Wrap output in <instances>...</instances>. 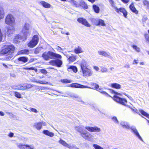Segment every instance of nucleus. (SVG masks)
Instances as JSON below:
<instances>
[{
  "instance_id": "nucleus-1",
  "label": "nucleus",
  "mask_w": 149,
  "mask_h": 149,
  "mask_svg": "<svg viewBox=\"0 0 149 149\" xmlns=\"http://www.w3.org/2000/svg\"><path fill=\"white\" fill-rule=\"evenodd\" d=\"M15 50V47L12 45H6L4 46L3 48L1 51L0 54L9 56L6 57V59L7 60H10L13 57L12 54Z\"/></svg>"
},
{
  "instance_id": "nucleus-2",
  "label": "nucleus",
  "mask_w": 149,
  "mask_h": 149,
  "mask_svg": "<svg viewBox=\"0 0 149 149\" xmlns=\"http://www.w3.org/2000/svg\"><path fill=\"white\" fill-rule=\"evenodd\" d=\"M75 129L80 133L81 136L85 140L91 142L95 141V139L94 136L82 127H76Z\"/></svg>"
},
{
  "instance_id": "nucleus-3",
  "label": "nucleus",
  "mask_w": 149,
  "mask_h": 149,
  "mask_svg": "<svg viewBox=\"0 0 149 149\" xmlns=\"http://www.w3.org/2000/svg\"><path fill=\"white\" fill-rule=\"evenodd\" d=\"M81 72L82 73L83 77H90L93 74V72L91 70L89 69L86 61L82 60L80 63Z\"/></svg>"
},
{
  "instance_id": "nucleus-4",
  "label": "nucleus",
  "mask_w": 149,
  "mask_h": 149,
  "mask_svg": "<svg viewBox=\"0 0 149 149\" xmlns=\"http://www.w3.org/2000/svg\"><path fill=\"white\" fill-rule=\"evenodd\" d=\"M42 57L46 61L49 60L50 59H54L55 58L61 59L62 56L59 54L53 53L51 51L45 52L42 54Z\"/></svg>"
},
{
  "instance_id": "nucleus-5",
  "label": "nucleus",
  "mask_w": 149,
  "mask_h": 149,
  "mask_svg": "<svg viewBox=\"0 0 149 149\" xmlns=\"http://www.w3.org/2000/svg\"><path fill=\"white\" fill-rule=\"evenodd\" d=\"M22 32L25 39H26V37L30 35L31 31H30V24L29 23L26 22L24 24Z\"/></svg>"
},
{
  "instance_id": "nucleus-6",
  "label": "nucleus",
  "mask_w": 149,
  "mask_h": 149,
  "mask_svg": "<svg viewBox=\"0 0 149 149\" xmlns=\"http://www.w3.org/2000/svg\"><path fill=\"white\" fill-rule=\"evenodd\" d=\"M5 22L7 24L10 26H14L15 25L14 18L12 15H8L6 17Z\"/></svg>"
},
{
  "instance_id": "nucleus-7",
  "label": "nucleus",
  "mask_w": 149,
  "mask_h": 149,
  "mask_svg": "<svg viewBox=\"0 0 149 149\" xmlns=\"http://www.w3.org/2000/svg\"><path fill=\"white\" fill-rule=\"evenodd\" d=\"M38 41L39 38L38 36L34 35L33 37L31 40L28 44V46L29 47H34L37 45Z\"/></svg>"
},
{
  "instance_id": "nucleus-8",
  "label": "nucleus",
  "mask_w": 149,
  "mask_h": 149,
  "mask_svg": "<svg viewBox=\"0 0 149 149\" xmlns=\"http://www.w3.org/2000/svg\"><path fill=\"white\" fill-rule=\"evenodd\" d=\"M113 99L116 102L124 106H126L127 103V100L125 99L120 98L116 95L113 96Z\"/></svg>"
},
{
  "instance_id": "nucleus-9",
  "label": "nucleus",
  "mask_w": 149,
  "mask_h": 149,
  "mask_svg": "<svg viewBox=\"0 0 149 149\" xmlns=\"http://www.w3.org/2000/svg\"><path fill=\"white\" fill-rule=\"evenodd\" d=\"M110 3L112 6H113L115 11L118 13H119V12L122 13L124 17H126V16L127 14V11L124 8H118L114 6H113V2L112 1H110Z\"/></svg>"
},
{
  "instance_id": "nucleus-10",
  "label": "nucleus",
  "mask_w": 149,
  "mask_h": 149,
  "mask_svg": "<svg viewBox=\"0 0 149 149\" xmlns=\"http://www.w3.org/2000/svg\"><path fill=\"white\" fill-rule=\"evenodd\" d=\"M59 143L64 146L70 149H79V148L75 147L74 146L71 145L70 144H68L64 141L61 139L58 141Z\"/></svg>"
},
{
  "instance_id": "nucleus-11",
  "label": "nucleus",
  "mask_w": 149,
  "mask_h": 149,
  "mask_svg": "<svg viewBox=\"0 0 149 149\" xmlns=\"http://www.w3.org/2000/svg\"><path fill=\"white\" fill-rule=\"evenodd\" d=\"M85 128L88 131L92 132H99L101 131V129L96 126L94 127H90L89 126H86Z\"/></svg>"
},
{
  "instance_id": "nucleus-12",
  "label": "nucleus",
  "mask_w": 149,
  "mask_h": 149,
  "mask_svg": "<svg viewBox=\"0 0 149 149\" xmlns=\"http://www.w3.org/2000/svg\"><path fill=\"white\" fill-rule=\"evenodd\" d=\"M98 53L99 55L102 56L108 57L109 58H111L112 57L110 55L109 53L103 50H99L98 51Z\"/></svg>"
},
{
  "instance_id": "nucleus-13",
  "label": "nucleus",
  "mask_w": 149,
  "mask_h": 149,
  "mask_svg": "<svg viewBox=\"0 0 149 149\" xmlns=\"http://www.w3.org/2000/svg\"><path fill=\"white\" fill-rule=\"evenodd\" d=\"M77 20L79 23H81L82 24L88 27H90L91 26L90 24H89L86 20L84 19L80 18L78 19Z\"/></svg>"
},
{
  "instance_id": "nucleus-14",
  "label": "nucleus",
  "mask_w": 149,
  "mask_h": 149,
  "mask_svg": "<svg viewBox=\"0 0 149 149\" xmlns=\"http://www.w3.org/2000/svg\"><path fill=\"white\" fill-rule=\"evenodd\" d=\"M132 132L140 140L142 141V139L138 131L136 128L134 126L130 128Z\"/></svg>"
},
{
  "instance_id": "nucleus-15",
  "label": "nucleus",
  "mask_w": 149,
  "mask_h": 149,
  "mask_svg": "<svg viewBox=\"0 0 149 149\" xmlns=\"http://www.w3.org/2000/svg\"><path fill=\"white\" fill-rule=\"evenodd\" d=\"M42 125V124L41 122L35 123L33 124V127L37 130H40L41 129Z\"/></svg>"
},
{
  "instance_id": "nucleus-16",
  "label": "nucleus",
  "mask_w": 149,
  "mask_h": 149,
  "mask_svg": "<svg viewBox=\"0 0 149 149\" xmlns=\"http://www.w3.org/2000/svg\"><path fill=\"white\" fill-rule=\"evenodd\" d=\"M39 3L43 7L45 8H50L51 6V5L50 4L44 1H40Z\"/></svg>"
},
{
  "instance_id": "nucleus-17",
  "label": "nucleus",
  "mask_w": 149,
  "mask_h": 149,
  "mask_svg": "<svg viewBox=\"0 0 149 149\" xmlns=\"http://www.w3.org/2000/svg\"><path fill=\"white\" fill-rule=\"evenodd\" d=\"M71 86L72 87L80 88H88V86H84L75 83H73L71 85Z\"/></svg>"
},
{
  "instance_id": "nucleus-18",
  "label": "nucleus",
  "mask_w": 149,
  "mask_h": 149,
  "mask_svg": "<svg viewBox=\"0 0 149 149\" xmlns=\"http://www.w3.org/2000/svg\"><path fill=\"white\" fill-rule=\"evenodd\" d=\"M26 39H25L24 38V35L22 36H21L20 35H17L15 36V38L14 39V42H18L19 41L18 40H25Z\"/></svg>"
},
{
  "instance_id": "nucleus-19",
  "label": "nucleus",
  "mask_w": 149,
  "mask_h": 149,
  "mask_svg": "<svg viewBox=\"0 0 149 149\" xmlns=\"http://www.w3.org/2000/svg\"><path fill=\"white\" fill-rule=\"evenodd\" d=\"M42 133L50 137H52L54 136V133L50 132L47 130H44Z\"/></svg>"
},
{
  "instance_id": "nucleus-20",
  "label": "nucleus",
  "mask_w": 149,
  "mask_h": 149,
  "mask_svg": "<svg viewBox=\"0 0 149 149\" xmlns=\"http://www.w3.org/2000/svg\"><path fill=\"white\" fill-rule=\"evenodd\" d=\"M129 7L130 9L133 13L136 14H138V11L136 10V9L135 8L134 3H132L130 5Z\"/></svg>"
},
{
  "instance_id": "nucleus-21",
  "label": "nucleus",
  "mask_w": 149,
  "mask_h": 149,
  "mask_svg": "<svg viewBox=\"0 0 149 149\" xmlns=\"http://www.w3.org/2000/svg\"><path fill=\"white\" fill-rule=\"evenodd\" d=\"M120 125L124 128L127 129H129L130 128L129 124L126 122L121 121L120 123Z\"/></svg>"
},
{
  "instance_id": "nucleus-22",
  "label": "nucleus",
  "mask_w": 149,
  "mask_h": 149,
  "mask_svg": "<svg viewBox=\"0 0 149 149\" xmlns=\"http://www.w3.org/2000/svg\"><path fill=\"white\" fill-rule=\"evenodd\" d=\"M15 29L14 26H10L8 27L6 32L7 34L9 35L13 33Z\"/></svg>"
},
{
  "instance_id": "nucleus-23",
  "label": "nucleus",
  "mask_w": 149,
  "mask_h": 149,
  "mask_svg": "<svg viewBox=\"0 0 149 149\" xmlns=\"http://www.w3.org/2000/svg\"><path fill=\"white\" fill-rule=\"evenodd\" d=\"M76 58L77 57L76 56L72 55L71 56H69L67 60L69 62V63H70L75 61L76 60Z\"/></svg>"
},
{
  "instance_id": "nucleus-24",
  "label": "nucleus",
  "mask_w": 149,
  "mask_h": 149,
  "mask_svg": "<svg viewBox=\"0 0 149 149\" xmlns=\"http://www.w3.org/2000/svg\"><path fill=\"white\" fill-rule=\"evenodd\" d=\"M74 52L75 54H78L82 53L83 51L81 48L79 46H78L74 49Z\"/></svg>"
},
{
  "instance_id": "nucleus-25",
  "label": "nucleus",
  "mask_w": 149,
  "mask_h": 149,
  "mask_svg": "<svg viewBox=\"0 0 149 149\" xmlns=\"http://www.w3.org/2000/svg\"><path fill=\"white\" fill-rule=\"evenodd\" d=\"M72 70L74 73H76L77 72V68L75 66H70L67 69L68 71L70 72Z\"/></svg>"
},
{
  "instance_id": "nucleus-26",
  "label": "nucleus",
  "mask_w": 149,
  "mask_h": 149,
  "mask_svg": "<svg viewBox=\"0 0 149 149\" xmlns=\"http://www.w3.org/2000/svg\"><path fill=\"white\" fill-rule=\"evenodd\" d=\"M29 52L28 49H24L19 51L17 53V55L21 54H28Z\"/></svg>"
},
{
  "instance_id": "nucleus-27",
  "label": "nucleus",
  "mask_w": 149,
  "mask_h": 149,
  "mask_svg": "<svg viewBox=\"0 0 149 149\" xmlns=\"http://www.w3.org/2000/svg\"><path fill=\"white\" fill-rule=\"evenodd\" d=\"M111 86L113 88L118 89H120L121 88V85L118 84L116 83L111 84Z\"/></svg>"
},
{
  "instance_id": "nucleus-28",
  "label": "nucleus",
  "mask_w": 149,
  "mask_h": 149,
  "mask_svg": "<svg viewBox=\"0 0 149 149\" xmlns=\"http://www.w3.org/2000/svg\"><path fill=\"white\" fill-rule=\"evenodd\" d=\"M18 60L21 61L25 63L28 61V59L26 57H22L18 58Z\"/></svg>"
},
{
  "instance_id": "nucleus-29",
  "label": "nucleus",
  "mask_w": 149,
  "mask_h": 149,
  "mask_svg": "<svg viewBox=\"0 0 149 149\" xmlns=\"http://www.w3.org/2000/svg\"><path fill=\"white\" fill-rule=\"evenodd\" d=\"M91 84L93 86L92 88L88 86L87 88L96 90L99 87V86L96 83H92Z\"/></svg>"
},
{
  "instance_id": "nucleus-30",
  "label": "nucleus",
  "mask_w": 149,
  "mask_h": 149,
  "mask_svg": "<svg viewBox=\"0 0 149 149\" xmlns=\"http://www.w3.org/2000/svg\"><path fill=\"white\" fill-rule=\"evenodd\" d=\"M4 15V13L3 8L2 7H0V19L3 18Z\"/></svg>"
},
{
  "instance_id": "nucleus-31",
  "label": "nucleus",
  "mask_w": 149,
  "mask_h": 149,
  "mask_svg": "<svg viewBox=\"0 0 149 149\" xmlns=\"http://www.w3.org/2000/svg\"><path fill=\"white\" fill-rule=\"evenodd\" d=\"M97 25H100L102 26H106V24L104 22V20L101 19H99L98 20V23H97Z\"/></svg>"
},
{
  "instance_id": "nucleus-32",
  "label": "nucleus",
  "mask_w": 149,
  "mask_h": 149,
  "mask_svg": "<svg viewBox=\"0 0 149 149\" xmlns=\"http://www.w3.org/2000/svg\"><path fill=\"white\" fill-rule=\"evenodd\" d=\"M97 91H99L102 94H103L104 95L106 96H109V97H111L106 92L104 91H102L101 88H99V87L96 90Z\"/></svg>"
},
{
  "instance_id": "nucleus-33",
  "label": "nucleus",
  "mask_w": 149,
  "mask_h": 149,
  "mask_svg": "<svg viewBox=\"0 0 149 149\" xmlns=\"http://www.w3.org/2000/svg\"><path fill=\"white\" fill-rule=\"evenodd\" d=\"M34 81L35 82H36L37 83H38L39 84H48L49 83L46 81H38L36 80H35L34 81Z\"/></svg>"
},
{
  "instance_id": "nucleus-34",
  "label": "nucleus",
  "mask_w": 149,
  "mask_h": 149,
  "mask_svg": "<svg viewBox=\"0 0 149 149\" xmlns=\"http://www.w3.org/2000/svg\"><path fill=\"white\" fill-rule=\"evenodd\" d=\"M13 88L15 89H24V86H22L21 85H18L16 86H14Z\"/></svg>"
},
{
  "instance_id": "nucleus-35",
  "label": "nucleus",
  "mask_w": 149,
  "mask_h": 149,
  "mask_svg": "<svg viewBox=\"0 0 149 149\" xmlns=\"http://www.w3.org/2000/svg\"><path fill=\"white\" fill-rule=\"evenodd\" d=\"M56 66L58 67H60L62 64V62L61 60H56Z\"/></svg>"
},
{
  "instance_id": "nucleus-36",
  "label": "nucleus",
  "mask_w": 149,
  "mask_h": 149,
  "mask_svg": "<svg viewBox=\"0 0 149 149\" xmlns=\"http://www.w3.org/2000/svg\"><path fill=\"white\" fill-rule=\"evenodd\" d=\"M132 47L133 48V49L135 50L136 52H140V49L139 47H138L137 46L133 45L132 46Z\"/></svg>"
},
{
  "instance_id": "nucleus-37",
  "label": "nucleus",
  "mask_w": 149,
  "mask_h": 149,
  "mask_svg": "<svg viewBox=\"0 0 149 149\" xmlns=\"http://www.w3.org/2000/svg\"><path fill=\"white\" fill-rule=\"evenodd\" d=\"M69 2L72 4L74 6L76 7H78V5L77 1L74 0H70Z\"/></svg>"
},
{
  "instance_id": "nucleus-38",
  "label": "nucleus",
  "mask_w": 149,
  "mask_h": 149,
  "mask_svg": "<svg viewBox=\"0 0 149 149\" xmlns=\"http://www.w3.org/2000/svg\"><path fill=\"white\" fill-rule=\"evenodd\" d=\"M80 5L84 8L87 9L88 6L83 1H81L80 3Z\"/></svg>"
},
{
  "instance_id": "nucleus-39",
  "label": "nucleus",
  "mask_w": 149,
  "mask_h": 149,
  "mask_svg": "<svg viewBox=\"0 0 149 149\" xmlns=\"http://www.w3.org/2000/svg\"><path fill=\"white\" fill-rule=\"evenodd\" d=\"M108 71V69L104 67H100V71L102 72H107Z\"/></svg>"
},
{
  "instance_id": "nucleus-40",
  "label": "nucleus",
  "mask_w": 149,
  "mask_h": 149,
  "mask_svg": "<svg viewBox=\"0 0 149 149\" xmlns=\"http://www.w3.org/2000/svg\"><path fill=\"white\" fill-rule=\"evenodd\" d=\"M93 8L94 11L97 13H98L99 11V7L96 5H93Z\"/></svg>"
},
{
  "instance_id": "nucleus-41",
  "label": "nucleus",
  "mask_w": 149,
  "mask_h": 149,
  "mask_svg": "<svg viewBox=\"0 0 149 149\" xmlns=\"http://www.w3.org/2000/svg\"><path fill=\"white\" fill-rule=\"evenodd\" d=\"M24 69L26 70H34L36 72H37L38 71V70L37 69L33 67L31 68H24Z\"/></svg>"
},
{
  "instance_id": "nucleus-42",
  "label": "nucleus",
  "mask_w": 149,
  "mask_h": 149,
  "mask_svg": "<svg viewBox=\"0 0 149 149\" xmlns=\"http://www.w3.org/2000/svg\"><path fill=\"white\" fill-rule=\"evenodd\" d=\"M33 87L32 85L29 84H27L24 85V89H29Z\"/></svg>"
},
{
  "instance_id": "nucleus-43",
  "label": "nucleus",
  "mask_w": 149,
  "mask_h": 149,
  "mask_svg": "<svg viewBox=\"0 0 149 149\" xmlns=\"http://www.w3.org/2000/svg\"><path fill=\"white\" fill-rule=\"evenodd\" d=\"M141 113L143 115L146 116V117L149 118V114L146 113V112L144 111L143 110H141L140 111Z\"/></svg>"
},
{
  "instance_id": "nucleus-44",
  "label": "nucleus",
  "mask_w": 149,
  "mask_h": 149,
  "mask_svg": "<svg viewBox=\"0 0 149 149\" xmlns=\"http://www.w3.org/2000/svg\"><path fill=\"white\" fill-rule=\"evenodd\" d=\"M93 146L95 149H104L103 148L97 144H94Z\"/></svg>"
},
{
  "instance_id": "nucleus-45",
  "label": "nucleus",
  "mask_w": 149,
  "mask_h": 149,
  "mask_svg": "<svg viewBox=\"0 0 149 149\" xmlns=\"http://www.w3.org/2000/svg\"><path fill=\"white\" fill-rule=\"evenodd\" d=\"M15 96L17 97L18 98H22V95L21 94L18 92H14Z\"/></svg>"
},
{
  "instance_id": "nucleus-46",
  "label": "nucleus",
  "mask_w": 149,
  "mask_h": 149,
  "mask_svg": "<svg viewBox=\"0 0 149 149\" xmlns=\"http://www.w3.org/2000/svg\"><path fill=\"white\" fill-rule=\"evenodd\" d=\"M17 146L20 149H25V145H23L21 143L17 144Z\"/></svg>"
},
{
  "instance_id": "nucleus-47",
  "label": "nucleus",
  "mask_w": 149,
  "mask_h": 149,
  "mask_svg": "<svg viewBox=\"0 0 149 149\" xmlns=\"http://www.w3.org/2000/svg\"><path fill=\"white\" fill-rule=\"evenodd\" d=\"M41 48L40 47H37L36 48L34 51V53L35 54H38L39 53L41 50Z\"/></svg>"
},
{
  "instance_id": "nucleus-48",
  "label": "nucleus",
  "mask_w": 149,
  "mask_h": 149,
  "mask_svg": "<svg viewBox=\"0 0 149 149\" xmlns=\"http://www.w3.org/2000/svg\"><path fill=\"white\" fill-rule=\"evenodd\" d=\"M25 149H34V147L32 145L29 146L28 145H25Z\"/></svg>"
},
{
  "instance_id": "nucleus-49",
  "label": "nucleus",
  "mask_w": 149,
  "mask_h": 149,
  "mask_svg": "<svg viewBox=\"0 0 149 149\" xmlns=\"http://www.w3.org/2000/svg\"><path fill=\"white\" fill-rule=\"evenodd\" d=\"M112 120L116 124H118L119 123L116 117L114 116L112 117Z\"/></svg>"
},
{
  "instance_id": "nucleus-50",
  "label": "nucleus",
  "mask_w": 149,
  "mask_h": 149,
  "mask_svg": "<svg viewBox=\"0 0 149 149\" xmlns=\"http://www.w3.org/2000/svg\"><path fill=\"white\" fill-rule=\"evenodd\" d=\"M143 3L144 5L146 6L147 7H148L149 6V2L146 0H144L143 1Z\"/></svg>"
},
{
  "instance_id": "nucleus-51",
  "label": "nucleus",
  "mask_w": 149,
  "mask_h": 149,
  "mask_svg": "<svg viewBox=\"0 0 149 149\" xmlns=\"http://www.w3.org/2000/svg\"><path fill=\"white\" fill-rule=\"evenodd\" d=\"M32 112H33L35 113H37L38 112V111L36 109L30 107L29 109Z\"/></svg>"
},
{
  "instance_id": "nucleus-52",
  "label": "nucleus",
  "mask_w": 149,
  "mask_h": 149,
  "mask_svg": "<svg viewBox=\"0 0 149 149\" xmlns=\"http://www.w3.org/2000/svg\"><path fill=\"white\" fill-rule=\"evenodd\" d=\"M49 63L50 65H56V60H51L50 61Z\"/></svg>"
},
{
  "instance_id": "nucleus-53",
  "label": "nucleus",
  "mask_w": 149,
  "mask_h": 149,
  "mask_svg": "<svg viewBox=\"0 0 149 149\" xmlns=\"http://www.w3.org/2000/svg\"><path fill=\"white\" fill-rule=\"evenodd\" d=\"M40 72L41 73L45 74H46L47 73V71L45 70L44 69L40 70Z\"/></svg>"
},
{
  "instance_id": "nucleus-54",
  "label": "nucleus",
  "mask_w": 149,
  "mask_h": 149,
  "mask_svg": "<svg viewBox=\"0 0 149 149\" xmlns=\"http://www.w3.org/2000/svg\"><path fill=\"white\" fill-rule=\"evenodd\" d=\"M99 19L96 18L94 19L93 20V21L94 22L95 24L97 25V23H98V20Z\"/></svg>"
},
{
  "instance_id": "nucleus-55",
  "label": "nucleus",
  "mask_w": 149,
  "mask_h": 149,
  "mask_svg": "<svg viewBox=\"0 0 149 149\" xmlns=\"http://www.w3.org/2000/svg\"><path fill=\"white\" fill-rule=\"evenodd\" d=\"M124 67L126 68L129 69L130 68V65L129 63H127L124 66Z\"/></svg>"
},
{
  "instance_id": "nucleus-56",
  "label": "nucleus",
  "mask_w": 149,
  "mask_h": 149,
  "mask_svg": "<svg viewBox=\"0 0 149 149\" xmlns=\"http://www.w3.org/2000/svg\"><path fill=\"white\" fill-rule=\"evenodd\" d=\"M62 81L63 82L70 83L71 82V81L67 79H63V80H62Z\"/></svg>"
},
{
  "instance_id": "nucleus-57",
  "label": "nucleus",
  "mask_w": 149,
  "mask_h": 149,
  "mask_svg": "<svg viewBox=\"0 0 149 149\" xmlns=\"http://www.w3.org/2000/svg\"><path fill=\"white\" fill-rule=\"evenodd\" d=\"M70 96L72 97L78 98V95L75 94H72L70 95Z\"/></svg>"
},
{
  "instance_id": "nucleus-58",
  "label": "nucleus",
  "mask_w": 149,
  "mask_h": 149,
  "mask_svg": "<svg viewBox=\"0 0 149 149\" xmlns=\"http://www.w3.org/2000/svg\"><path fill=\"white\" fill-rule=\"evenodd\" d=\"M139 63V60H138L134 59V60L133 61L132 63L133 65L136 64L137 65Z\"/></svg>"
},
{
  "instance_id": "nucleus-59",
  "label": "nucleus",
  "mask_w": 149,
  "mask_h": 149,
  "mask_svg": "<svg viewBox=\"0 0 149 149\" xmlns=\"http://www.w3.org/2000/svg\"><path fill=\"white\" fill-rule=\"evenodd\" d=\"M145 37L146 40L149 43V36L147 34H146L145 35Z\"/></svg>"
},
{
  "instance_id": "nucleus-60",
  "label": "nucleus",
  "mask_w": 149,
  "mask_h": 149,
  "mask_svg": "<svg viewBox=\"0 0 149 149\" xmlns=\"http://www.w3.org/2000/svg\"><path fill=\"white\" fill-rule=\"evenodd\" d=\"M93 68L96 71H99L100 70L99 68L96 66H93Z\"/></svg>"
},
{
  "instance_id": "nucleus-61",
  "label": "nucleus",
  "mask_w": 149,
  "mask_h": 149,
  "mask_svg": "<svg viewBox=\"0 0 149 149\" xmlns=\"http://www.w3.org/2000/svg\"><path fill=\"white\" fill-rule=\"evenodd\" d=\"M55 49H56L58 51H60L62 50V49L59 46H56Z\"/></svg>"
},
{
  "instance_id": "nucleus-62",
  "label": "nucleus",
  "mask_w": 149,
  "mask_h": 149,
  "mask_svg": "<svg viewBox=\"0 0 149 149\" xmlns=\"http://www.w3.org/2000/svg\"><path fill=\"white\" fill-rule=\"evenodd\" d=\"M111 92L112 93H114L115 94H116V95H121V94L120 93H118V92H116L113 90H111Z\"/></svg>"
},
{
  "instance_id": "nucleus-63",
  "label": "nucleus",
  "mask_w": 149,
  "mask_h": 149,
  "mask_svg": "<svg viewBox=\"0 0 149 149\" xmlns=\"http://www.w3.org/2000/svg\"><path fill=\"white\" fill-rule=\"evenodd\" d=\"M2 34L1 33V29H0V42L1 41L2 39Z\"/></svg>"
},
{
  "instance_id": "nucleus-64",
  "label": "nucleus",
  "mask_w": 149,
  "mask_h": 149,
  "mask_svg": "<svg viewBox=\"0 0 149 149\" xmlns=\"http://www.w3.org/2000/svg\"><path fill=\"white\" fill-rule=\"evenodd\" d=\"M124 94L126 96H127L128 98L131 100L132 101H133L134 100L133 99V98L131 96H129L128 95H126V94H125V93H124Z\"/></svg>"
}]
</instances>
